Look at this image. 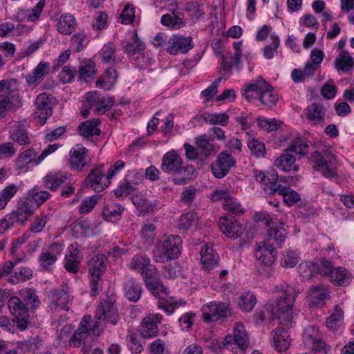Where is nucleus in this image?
Here are the masks:
<instances>
[{"label": "nucleus", "mask_w": 354, "mask_h": 354, "mask_svg": "<svg viewBox=\"0 0 354 354\" xmlns=\"http://www.w3.org/2000/svg\"><path fill=\"white\" fill-rule=\"evenodd\" d=\"M19 186L10 184L6 186L0 192V209H3L10 201L17 194Z\"/></svg>", "instance_id": "obj_45"}, {"label": "nucleus", "mask_w": 354, "mask_h": 354, "mask_svg": "<svg viewBox=\"0 0 354 354\" xmlns=\"http://www.w3.org/2000/svg\"><path fill=\"white\" fill-rule=\"evenodd\" d=\"M100 122V119H93L81 122L77 128L79 134L85 138L99 136L100 134V130L98 128Z\"/></svg>", "instance_id": "obj_36"}, {"label": "nucleus", "mask_w": 354, "mask_h": 354, "mask_svg": "<svg viewBox=\"0 0 354 354\" xmlns=\"http://www.w3.org/2000/svg\"><path fill=\"white\" fill-rule=\"evenodd\" d=\"M309 160L313 164V168L321 171L325 178H330L337 176V171L333 162L322 152L315 151L311 153Z\"/></svg>", "instance_id": "obj_13"}, {"label": "nucleus", "mask_w": 354, "mask_h": 354, "mask_svg": "<svg viewBox=\"0 0 354 354\" xmlns=\"http://www.w3.org/2000/svg\"><path fill=\"white\" fill-rule=\"evenodd\" d=\"M201 117L206 123L211 124H218L223 126L226 125L229 120V116L226 113L218 114L206 112L204 113Z\"/></svg>", "instance_id": "obj_48"}, {"label": "nucleus", "mask_w": 354, "mask_h": 354, "mask_svg": "<svg viewBox=\"0 0 354 354\" xmlns=\"http://www.w3.org/2000/svg\"><path fill=\"white\" fill-rule=\"evenodd\" d=\"M308 148V144L305 138H296L291 141L286 151L304 155L306 153Z\"/></svg>", "instance_id": "obj_49"}, {"label": "nucleus", "mask_w": 354, "mask_h": 354, "mask_svg": "<svg viewBox=\"0 0 354 354\" xmlns=\"http://www.w3.org/2000/svg\"><path fill=\"white\" fill-rule=\"evenodd\" d=\"M144 49L145 45L139 40L136 32L133 34L132 41L129 42L124 48L125 52L128 53L129 55H140Z\"/></svg>", "instance_id": "obj_52"}, {"label": "nucleus", "mask_w": 354, "mask_h": 354, "mask_svg": "<svg viewBox=\"0 0 354 354\" xmlns=\"http://www.w3.org/2000/svg\"><path fill=\"white\" fill-rule=\"evenodd\" d=\"M144 344L136 333H132L127 337V346L132 353H140L144 350Z\"/></svg>", "instance_id": "obj_53"}, {"label": "nucleus", "mask_w": 354, "mask_h": 354, "mask_svg": "<svg viewBox=\"0 0 354 354\" xmlns=\"http://www.w3.org/2000/svg\"><path fill=\"white\" fill-rule=\"evenodd\" d=\"M19 299L23 301L29 310H35L40 305V300L36 294V291L32 288L22 289L18 292Z\"/></svg>", "instance_id": "obj_33"}, {"label": "nucleus", "mask_w": 354, "mask_h": 354, "mask_svg": "<svg viewBox=\"0 0 354 354\" xmlns=\"http://www.w3.org/2000/svg\"><path fill=\"white\" fill-rule=\"evenodd\" d=\"M198 216L196 213L189 212L183 214L178 221V229L187 231L188 230L196 221Z\"/></svg>", "instance_id": "obj_50"}, {"label": "nucleus", "mask_w": 354, "mask_h": 354, "mask_svg": "<svg viewBox=\"0 0 354 354\" xmlns=\"http://www.w3.org/2000/svg\"><path fill=\"white\" fill-rule=\"evenodd\" d=\"M286 286L287 285L281 286L279 287V289L278 290L279 296L277 300L276 301V305L271 312L269 310V307L267 306H264L263 308L256 312V313L253 316V320L256 324H261L268 317L273 319V317L274 316L275 318L277 319V314L276 312L277 302L280 297L281 291L283 289H284Z\"/></svg>", "instance_id": "obj_39"}, {"label": "nucleus", "mask_w": 354, "mask_h": 354, "mask_svg": "<svg viewBox=\"0 0 354 354\" xmlns=\"http://www.w3.org/2000/svg\"><path fill=\"white\" fill-rule=\"evenodd\" d=\"M263 80V78L259 77L254 83L245 86V88L243 90V95L247 100L250 101L252 99H259L261 92H262L261 90L264 89L261 85Z\"/></svg>", "instance_id": "obj_40"}, {"label": "nucleus", "mask_w": 354, "mask_h": 354, "mask_svg": "<svg viewBox=\"0 0 354 354\" xmlns=\"http://www.w3.org/2000/svg\"><path fill=\"white\" fill-rule=\"evenodd\" d=\"M248 147L252 151V153L257 157H263L266 153L265 145L256 139L248 141Z\"/></svg>", "instance_id": "obj_64"}, {"label": "nucleus", "mask_w": 354, "mask_h": 354, "mask_svg": "<svg viewBox=\"0 0 354 354\" xmlns=\"http://www.w3.org/2000/svg\"><path fill=\"white\" fill-rule=\"evenodd\" d=\"M150 261V259L148 257L142 254H136L132 258L129 263V268L133 270L140 269L142 272L144 268H145Z\"/></svg>", "instance_id": "obj_63"}, {"label": "nucleus", "mask_w": 354, "mask_h": 354, "mask_svg": "<svg viewBox=\"0 0 354 354\" xmlns=\"http://www.w3.org/2000/svg\"><path fill=\"white\" fill-rule=\"evenodd\" d=\"M141 275L145 283L147 288L155 297L159 298L157 306L168 315L172 314L180 306L185 304V302L177 301L173 297H169L168 288L165 287L158 278V271L151 262L144 268Z\"/></svg>", "instance_id": "obj_2"}, {"label": "nucleus", "mask_w": 354, "mask_h": 354, "mask_svg": "<svg viewBox=\"0 0 354 354\" xmlns=\"http://www.w3.org/2000/svg\"><path fill=\"white\" fill-rule=\"evenodd\" d=\"M97 321L91 327L93 333L100 335L104 330L105 326L109 323L113 326L117 324L119 319V315L115 309L112 302L103 301L100 302L95 313Z\"/></svg>", "instance_id": "obj_6"}, {"label": "nucleus", "mask_w": 354, "mask_h": 354, "mask_svg": "<svg viewBox=\"0 0 354 354\" xmlns=\"http://www.w3.org/2000/svg\"><path fill=\"white\" fill-rule=\"evenodd\" d=\"M66 180V176L59 171L49 173L44 178L45 186L52 191L55 190Z\"/></svg>", "instance_id": "obj_46"}, {"label": "nucleus", "mask_w": 354, "mask_h": 354, "mask_svg": "<svg viewBox=\"0 0 354 354\" xmlns=\"http://www.w3.org/2000/svg\"><path fill=\"white\" fill-rule=\"evenodd\" d=\"M161 23L162 25L169 26L173 29H178L184 22L181 18L175 15L165 14L161 18Z\"/></svg>", "instance_id": "obj_62"}, {"label": "nucleus", "mask_w": 354, "mask_h": 354, "mask_svg": "<svg viewBox=\"0 0 354 354\" xmlns=\"http://www.w3.org/2000/svg\"><path fill=\"white\" fill-rule=\"evenodd\" d=\"M183 161L177 151H169L165 153L160 168L168 174L176 176L173 182L176 185H184L188 180L196 177V171L192 165H183Z\"/></svg>", "instance_id": "obj_3"}, {"label": "nucleus", "mask_w": 354, "mask_h": 354, "mask_svg": "<svg viewBox=\"0 0 354 354\" xmlns=\"http://www.w3.org/2000/svg\"><path fill=\"white\" fill-rule=\"evenodd\" d=\"M54 103L55 97L46 93H42L36 97L35 104L37 110L35 113L44 123L47 118L52 115V107Z\"/></svg>", "instance_id": "obj_17"}, {"label": "nucleus", "mask_w": 354, "mask_h": 354, "mask_svg": "<svg viewBox=\"0 0 354 354\" xmlns=\"http://www.w3.org/2000/svg\"><path fill=\"white\" fill-rule=\"evenodd\" d=\"M257 304V298L254 293L248 291L243 292L238 299L239 308L245 312H250Z\"/></svg>", "instance_id": "obj_44"}, {"label": "nucleus", "mask_w": 354, "mask_h": 354, "mask_svg": "<svg viewBox=\"0 0 354 354\" xmlns=\"http://www.w3.org/2000/svg\"><path fill=\"white\" fill-rule=\"evenodd\" d=\"M241 63V57L238 56V59H235V54L232 55L228 52L223 57L222 68L221 73L222 75H230L232 73V68L233 66H239Z\"/></svg>", "instance_id": "obj_47"}, {"label": "nucleus", "mask_w": 354, "mask_h": 354, "mask_svg": "<svg viewBox=\"0 0 354 354\" xmlns=\"http://www.w3.org/2000/svg\"><path fill=\"white\" fill-rule=\"evenodd\" d=\"M192 48V37L174 35L169 39L166 50L171 55H176L179 52L186 53Z\"/></svg>", "instance_id": "obj_20"}, {"label": "nucleus", "mask_w": 354, "mask_h": 354, "mask_svg": "<svg viewBox=\"0 0 354 354\" xmlns=\"http://www.w3.org/2000/svg\"><path fill=\"white\" fill-rule=\"evenodd\" d=\"M35 151L32 149H29L21 153L17 158L16 160V165L19 169H23L35 160Z\"/></svg>", "instance_id": "obj_60"}, {"label": "nucleus", "mask_w": 354, "mask_h": 354, "mask_svg": "<svg viewBox=\"0 0 354 354\" xmlns=\"http://www.w3.org/2000/svg\"><path fill=\"white\" fill-rule=\"evenodd\" d=\"M314 262H302L299 266L300 276L305 280L310 279L316 274Z\"/></svg>", "instance_id": "obj_57"}, {"label": "nucleus", "mask_w": 354, "mask_h": 354, "mask_svg": "<svg viewBox=\"0 0 354 354\" xmlns=\"http://www.w3.org/2000/svg\"><path fill=\"white\" fill-rule=\"evenodd\" d=\"M162 320V316L159 313L151 314L143 318L138 328L140 336L142 339L156 337L159 333L158 324Z\"/></svg>", "instance_id": "obj_14"}, {"label": "nucleus", "mask_w": 354, "mask_h": 354, "mask_svg": "<svg viewBox=\"0 0 354 354\" xmlns=\"http://www.w3.org/2000/svg\"><path fill=\"white\" fill-rule=\"evenodd\" d=\"M132 203L136 207L143 213L153 212L154 205L149 203L148 201L141 195H135L131 198Z\"/></svg>", "instance_id": "obj_54"}, {"label": "nucleus", "mask_w": 354, "mask_h": 354, "mask_svg": "<svg viewBox=\"0 0 354 354\" xmlns=\"http://www.w3.org/2000/svg\"><path fill=\"white\" fill-rule=\"evenodd\" d=\"M50 250L51 252H44L39 257V261L41 266L46 269H48L56 262L57 257L56 254L53 252L57 251V253L59 254L62 251V245L58 243H53L50 245Z\"/></svg>", "instance_id": "obj_37"}, {"label": "nucleus", "mask_w": 354, "mask_h": 354, "mask_svg": "<svg viewBox=\"0 0 354 354\" xmlns=\"http://www.w3.org/2000/svg\"><path fill=\"white\" fill-rule=\"evenodd\" d=\"M69 164L71 167L78 171L88 166V157L86 149L81 145H76L69 151Z\"/></svg>", "instance_id": "obj_21"}, {"label": "nucleus", "mask_w": 354, "mask_h": 354, "mask_svg": "<svg viewBox=\"0 0 354 354\" xmlns=\"http://www.w3.org/2000/svg\"><path fill=\"white\" fill-rule=\"evenodd\" d=\"M8 306L10 313L17 320V327L20 330H25L29 324V307L17 296H12L8 299Z\"/></svg>", "instance_id": "obj_11"}, {"label": "nucleus", "mask_w": 354, "mask_h": 354, "mask_svg": "<svg viewBox=\"0 0 354 354\" xmlns=\"http://www.w3.org/2000/svg\"><path fill=\"white\" fill-rule=\"evenodd\" d=\"M118 74L114 68H108L96 81V86L106 91L111 90L117 82Z\"/></svg>", "instance_id": "obj_28"}, {"label": "nucleus", "mask_w": 354, "mask_h": 354, "mask_svg": "<svg viewBox=\"0 0 354 354\" xmlns=\"http://www.w3.org/2000/svg\"><path fill=\"white\" fill-rule=\"evenodd\" d=\"M85 101L88 109H94L97 114L105 113L112 105L113 100L109 99L105 104L106 99L97 91H90L86 93Z\"/></svg>", "instance_id": "obj_18"}, {"label": "nucleus", "mask_w": 354, "mask_h": 354, "mask_svg": "<svg viewBox=\"0 0 354 354\" xmlns=\"http://www.w3.org/2000/svg\"><path fill=\"white\" fill-rule=\"evenodd\" d=\"M255 179L264 185V190L268 194H276L278 185V174L275 171L264 174L261 171H254Z\"/></svg>", "instance_id": "obj_23"}, {"label": "nucleus", "mask_w": 354, "mask_h": 354, "mask_svg": "<svg viewBox=\"0 0 354 354\" xmlns=\"http://www.w3.org/2000/svg\"><path fill=\"white\" fill-rule=\"evenodd\" d=\"M316 274H319L323 276H328L330 274V272L333 270L334 268L330 261L325 259H320L314 261Z\"/></svg>", "instance_id": "obj_59"}, {"label": "nucleus", "mask_w": 354, "mask_h": 354, "mask_svg": "<svg viewBox=\"0 0 354 354\" xmlns=\"http://www.w3.org/2000/svg\"><path fill=\"white\" fill-rule=\"evenodd\" d=\"M328 277L335 285L347 286L350 283L351 275L345 268L339 266L334 268Z\"/></svg>", "instance_id": "obj_35"}, {"label": "nucleus", "mask_w": 354, "mask_h": 354, "mask_svg": "<svg viewBox=\"0 0 354 354\" xmlns=\"http://www.w3.org/2000/svg\"><path fill=\"white\" fill-rule=\"evenodd\" d=\"M295 158L292 154H282L274 160V165L276 167L284 171L290 170L292 165L295 162Z\"/></svg>", "instance_id": "obj_51"}, {"label": "nucleus", "mask_w": 354, "mask_h": 354, "mask_svg": "<svg viewBox=\"0 0 354 354\" xmlns=\"http://www.w3.org/2000/svg\"><path fill=\"white\" fill-rule=\"evenodd\" d=\"M115 50L116 47L113 43L109 42L104 45L99 53L101 61L105 64H113L120 61L116 56Z\"/></svg>", "instance_id": "obj_43"}, {"label": "nucleus", "mask_w": 354, "mask_h": 354, "mask_svg": "<svg viewBox=\"0 0 354 354\" xmlns=\"http://www.w3.org/2000/svg\"><path fill=\"white\" fill-rule=\"evenodd\" d=\"M201 311L203 318L207 323L227 317L232 314L229 305L220 301H213L204 305L201 308Z\"/></svg>", "instance_id": "obj_10"}, {"label": "nucleus", "mask_w": 354, "mask_h": 354, "mask_svg": "<svg viewBox=\"0 0 354 354\" xmlns=\"http://www.w3.org/2000/svg\"><path fill=\"white\" fill-rule=\"evenodd\" d=\"M49 73V64L46 62H40L33 71L26 77V82L30 88H35Z\"/></svg>", "instance_id": "obj_24"}, {"label": "nucleus", "mask_w": 354, "mask_h": 354, "mask_svg": "<svg viewBox=\"0 0 354 354\" xmlns=\"http://www.w3.org/2000/svg\"><path fill=\"white\" fill-rule=\"evenodd\" d=\"M328 289L324 285H317L311 288L309 299L311 306H318L322 305L328 296Z\"/></svg>", "instance_id": "obj_32"}, {"label": "nucleus", "mask_w": 354, "mask_h": 354, "mask_svg": "<svg viewBox=\"0 0 354 354\" xmlns=\"http://www.w3.org/2000/svg\"><path fill=\"white\" fill-rule=\"evenodd\" d=\"M196 144L202 154L208 156L214 151V145L207 139L206 136L201 135L196 138Z\"/></svg>", "instance_id": "obj_56"}, {"label": "nucleus", "mask_w": 354, "mask_h": 354, "mask_svg": "<svg viewBox=\"0 0 354 354\" xmlns=\"http://www.w3.org/2000/svg\"><path fill=\"white\" fill-rule=\"evenodd\" d=\"M235 164V158L228 151H222L211 164L212 172L216 178H222L229 173Z\"/></svg>", "instance_id": "obj_12"}, {"label": "nucleus", "mask_w": 354, "mask_h": 354, "mask_svg": "<svg viewBox=\"0 0 354 354\" xmlns=\"http://www.w3.org/2000/svg\"><path fill=\"white\" fill-rule=\"evenodd\" d=\"M110 179L108 174H104L103 165L93 169L85 179L86 186H89L93 190L100 192L106 188L110 184Z\"/></svg>", "instance_id": "obj_15"}, {"label": "nucleus", "mask_w": 354, "mask_h": 354, "mask_svg": "<svg viewBox=\"0 0 354 354\" xmlns=\"http://www.w3.org/2000/svg\"><path fill=\"white\" fill-rule=\"evenodd\" d=\"M91 317L85 315L80 322L78 328L69 340L70 345L75 347H80L85 344V340L88 336L90 329V321Z\"/></svg>", "instance_id": "obj_22"}, {"label": "nucleus", "mask_w": 354, "mask_h": 354, "mask_svg": "<svg viewBox=\"0 0 354 354\" xmlns=\"http://www.w3.org/2000/svg\"><path fill=\"white\" fill-rule=\"evenodd\" d=\"M276 194H279L283 198L284 202L289 206L292 205L300 200L299 194L286 185L278 183Z\"/></svg>", "instance_id": "obj_42"}, {"label": "nucleus", "mask_w": 354, "mask_h": 354, "mask_svg": "<svg viewBox=\"0 0 354 354\" xmlns=\"http://www.w3.org/2000/svg\"><path fill=\"white\" fill-rule=\"evenodd\" d=\"M35 211V207L28 201L19 202L17 209L8 214L13 222L24 223Z\"/></svg>", "instance_id": "obj_26"}, {"label": "nucleus", "mask_w": 354, "mask_h": 354, "mask_svg": "<svg viewBox=\"0 0 354 354\" xmlns=\"http://www.w3.org/2000/svg\"><path fill=\"white\" fill-rule=\"evenodd\" d=\"M276 250L272 243L261 242L255 250V257L260 264L271 266L276 261Z\"/></svg>", "instance_id": "obj_19"}, {"label": "nucleus", "mask_w": 354, "mask_h": 354, "mask_svg": "<svg viewBox=\"0 0 354 354\" xmlns=\"http://www.w3.org/2000/svg\"><path fill=\"white\" fill-rule=\"evenodd\" d=\"M107 257L98 254L91 257L86 264L91 295H99L102 288V277L106 270Z\"/></svg>", "instance_id": "obj_4"}, {"label": "nucleus", "mask_w": 354, "mask_h": 354, "mask_svg": "<svg viewBox=\"0 0 354 354\" xmlns=\"http://www.w3.org/2000/svg\"><path fill=\"white\" fill-rule=\"evenodd\" d=\"M137 190L136 187L131 182L127 180L125 177L123 181L120 183L118 187L115 191V194L117 197L127 196V195L132 194L133 192Z\"/></svg>", "instance_id": "obj_61"}, {"label": "nucleus", "mask_w": 354, "mask_h": 354, "mask_svg": "<svg viewBox=\"0 0 354 354\" xmlns=\"http://www.w3.org/2000/svg\"><path fill=\"white\" fill-rule=\"evenodd\" d=\"M10 128L9 138L12 141L21 145H26L30 143V139L28 135V129L24 124L15 122Z\"/></svg>", "instance_id": "obj_25"}, {"label": "nucleus", "mask_w": 354, "mask_h": 354, "mask_svg": "<svg viewBox=\"0 0 354 354\" xmlns=\"http://www.w3.org/2000/svg\"><path fill=\"white\" fill-rule=\"evenodd\" d=\"M307 118L314 124H323L325 120V110L322 104L312 103L306 109Z\"/></svg>", "instance_id": "obj_31"}, {"label": "nucleus", "mask_w": 354, "mask_h": 354, "mask_svg": "<svg viewBox=\"0 0 354 354\" xmlns=\"http://www.w3.org/2000/svg\"><path fill=\"white\" fill-rule=\"evenodd\" d=\"M181 238L177 235H171L166 239L158 242L153 251V258L159 263L176 259L181 253Z\"/></svg>", "instance_id": "obj_5"}, {"label": "nucleus", "mask_w": 354, "mask_h": 354, "mask_svg": "<svg viewBox=\"0 0 354 354\" xmlns=\"http://www.w3.org/2000/svg\"><path fill=\"white\" fill-rule=\"evenodd\" d=\"M222 344L234 354H244L248 346V338L243 324L236 323L233 334L227 335Z\"/></svg>", "instance_id": "obj_7"}, {"label": "nucleus", "mask_w": 354, "mask_h": 354, "mask_svg": "<svg viewBox=\"0 0 354 354\" xmlns=\"http://www.w3.org/2000/svg\"><path fill=\"white\" fill-rule=\"evenodd\" d=\"M201 261L203 268L209 271L218 264V255L214 252L212 247L205 244L201 249Z\"/></svg>", "instance_id": "obj_27"}, {"label": "nucleus", "mask_w": 354, "mask_h": 354, "mask_svg": "<svg viewBox=\"0 0 354 354\" xmlns=\"http://www.w3.org/2000/svg\"><path fill=\"white\" fill-rule=\"evenodd\" d=\"M124 290L125 296L129 301L136 302L140 298L142 288L133 278H129L126 280Z\"/></svg>", "instance_id": "obj_34"}, {"label": "nucleus", "mask_w": 354, "mask_h": 354, "mask_svg": "<svg viewBox=\"0 0 354 354\" xmlns=\"http://www.w3.org/2000/svg\"><path fill=\"white\" fill-rule=\"evenodd\" d=\"M41 340L39 337H31L18 343V348L24 352L35 351L39 348Z\"/></svg>", "instance_id": "obj_55"}, {"label": "nucleus", "mask_w": 354, "mask_h": 354, "mask_svg": "<svg viewBox=\"0 0 354 354\" xmlns=\"http://www.w3.org/2000/svg\"><path fill=\"white\" fill-rule=\"evenodd\" d=\"M261 220L267 225L266 241L268 243H275L280 247L287 237V232L284 228V223L269 214L263 215Z\"/></svg>", "instance_id": "obj_8"}, {"label": "nucleus", "mask_w": 354, "mask_h": 354, "mask_svg": "<svg viewBox=\"0 0 354 354\" xmlns=\"http://www.w3.org/2000/svg\"><path fill=\"white\" fill-rule=\"evenodd\" d=\"M262 88H265L261 90L259 100L264 106L271 108L277 105L278 101V96L274 93V88L269 85L263 79L262 83Z\"/></svg>", "instance_id": "obj_30"}, {"label": "nucleus", "mask_w": 354, "mask_h": 354, "mask_svg": "<svg viewBox=\"0 0 354 354\" xmlns=\"http://www.w3.org/2000/svg\"><path fill=\"white\" fill-rule=\"evenodd\" d=\"M218 226L223 234L232 239L241 236L243 232V226L232 215L221 216L218 221Z\"/></svg>", "instance_id": "obj_16"}, {"label": "nucleus", "mask_w": 354, "mask_h": 354, "mask_svg": "<svg viewBox=\"0 0 354 354\" xmlns=\"http://www.w3.org/2000/svg\"><path fill=\"white\" fill-rule=\"evenodd\" d=\"M69 288L67 285H62L60 288L50 290L47 292V300L50 310L57 312L61 310L68 311V304L71 297L68 292Z\"/></svg>", "instance_id": "obj_9"}, {"label": "nucleus", "mask_w": 354, "mask_h": 354, "mask_svg": "<svg viewBox=\"0 0 354 354\" xmlns=\"http://www.w3.org/2000/svg\"><path fill=\"white\" fill-rule=\"evenodd\" d=\"M223 208L225 211L230 212L234 214H239L244 212L243 208L238 201L229 196L223 201Z\"/></svg>", "instance_id": "obj_58"}, {"label": "nucleus", "mask_w": 354, "mask_h": 354, "mask_svg": "<svg viewBox=\"0 0 354 354\" xmlns=\"http://www.w3.org/2000/svg\"><path fill=\"white\" fill-rule=\"evenodd\" d=\"M95 64L92 61L84 62L79 66L77 75L80 81L89 82L97 73Z\"/></svg>", "instance_id": "obj_41"}, {"label": "nucleus", "mask_w": 354, "mask_h": 354, "mask_svg": "<svg viewBox=\"0 0 354 354\" xmlns=\"http://www.w3.org/2000/svg\"><path fill=\"white\" fill-rule=\"evenodd\" d=\"M334 66L337 71L348 72L354 67V60L348 52L342 50L335 59Z\"/></svg>", "instance_id": "obj_38"}, {"label": "nucleus", "mask_w": 354, "mask_h": 354, "mask_svg": "<svg viewBox=\"0 0 354 354\" xmlns=\"http://www.w3.org/2000/svg\"><path fill=\"white\" fill-rule=\"evenodd\" d=\"M75 19L71 14H63L57 20V30L62 35H70L75 30Z\"/></svg>", "instance_id": "obj_29"}, {"label": "nucleus", "mask_w": 354, "mask_h": 354, "mask_svg": "<svg viewBox=\"0 0 354 354\" xmlns=\"http://www.w3.org/2000/svg\"><path fill=\"white\" fill-rule=\"evenodd\" d=\"M299 290L290 286H286L281 291L278 300L276 312L280 327L274 330V346L279 352L287 350L290 346V336L288 329L292 327L294 323L293 306Z\"/></svg>", "instance_id": "obj_1"}]
</instances>
